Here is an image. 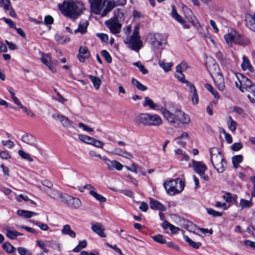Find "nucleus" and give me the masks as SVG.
I'll return each mask as SVG.
<instances>
[{
	"label": "nucleus",
	"mask_w": 255,
	"mask_h": 255,
	"mask_svg": "<svg viewBox=\"0 0 255 255\" xmlns=\"http://www.w3.org/2000/svg\"><path fill=\"white\" fill-rule=\"evenodd\" d=\"M188 68L187 64L185 62H182L176 67V72H183Z\"/></svg>",
	"instance_id": "nucleus-55"
},
{
	"label": "nucleus",
	"mask_w": 255,
	"mask_h": 255,
	"mask_svg": "<svg viewBox=\"0 0 255 255\" xmlns=\"http://www.w3.org/2000/svg\"><path fill=\"white\" fill-rule=\"evenodd\" d=\"M149 43L154 50L163 48V36L159 33L150 34L149 35Z\"/></svg>",
	"instance_id": "nucleus-7"
},
{
	"label": "nucleus",
	"mask_w": 255,
	"mask_h": 255,
	"mask_svg": "<svg viewBox=\"0 0 255 255\" xmlns=\"http://www.w3.org/2000/svg\"><path fill=\"white\" fill-rule=\"evenodd\" d=\"M142 106L144 107H148L151 110L160 111L161 107H160L159 105L154 103V102L148 97H144V102L142 103Z\"/></svg>",
	"instance_id": "nucleus-23"
},
{
	"label": "nucleus",
	"mask_w": 255,
	"mask_h": 255,
	"mask_svg": "<svg viewBox=\"0 0 255 255\" xmlns=\"http://www.w3.org/2000/svg\"><path fill=\"white\" fill-rule=\"evenodd\" d=\"M206 210H207V213L209 215H212L214 217H220L222 215V213H221L218 211H216L211 208H207Z\"/></svg>",
	"instance_id": "nucleus-62"
},
{
	"label": "nucleus",
	"mask_w": 255,
	"mask_h": 255,
	"mask_svg": "<svg viewBox=\"0 0 255 255\" xmlns=\"http://www.w3.org/2000/svg\"><path fill=\"white\" fill-rule=\"evenodd\" d=\"M152 239L156 242L164 244L166 243V240L163 238L162 235L158 234L151 237Z\"/></svg>",
	"instance_id": "nucleus-51"
},
{
	"label": "nucleus",
	"mask_w": 255,
	"mask_h": 255,
	"mask_svg": "<svg viewBox=\"0 0 255 255\" xmlns=\"http://www.w3.org/2000/svg\"><path fill=\"white\" fill-rule=\"evenodd\" d=\"M240 78L239 77H237L238 82H236V86L241 90V92H244L245 90V85H244L243 81H245V79L247 80H249L250 79L242 74H240Z\"/></svg>",
	"instance_id": "nucleus-29"
},
{
	"label": "nucleus",
	"mask_w": 255,
	"mask_h": 255,
	"mask_svg": "<svg viewBox=\"0 0 255 255\" xmlns=\"http://www.w3.org/2000/svg\"><path fill=\"white\" fill-rule=\"evenodd\" d=\"M241 67L243 70H249L250 72H253L254 71V68L252 66L250 60L246 56L243 57V62L241 64Z\"/></svg>",
	"instance_id": "nucleus-26"
},
{
	"label": "nucleus",
	"mask_w": 255,
	"mask_h": 255,
	"mask_svg": "<svg viewBox=\"0 0 255 255\" xmlns=\"http://www.w3.org/2000/svg\"><path fill=\"white\" fill-rule=\"evenodd\" d=\"M87 242L86 240H83L79 242L78 245L73 250L75 253L79 252L82 249H84L87 246Z\"/></svg>",
	"instance_id": "nucleus-47"
},
{
	"label": "nucleus",
	"mask_w": 255,
	"mask_h": 255,
	"mask_svg": "<svg viewBox=\"0 0 255 255\" xmlns=\"http://www.w3.org/2000/svg\"><path fill=\"white\" fill-rule=\"evenodd\" d=\"M125 43L128 45L131 49L138 52L142 46V42L139 34V26L136 25L133 29L132 34L129 38L125 40Z\"/></svg>",
	"instance_id": "nucleus-5"
},
{
	"label": "nucleus",
	"mask_w": 255,
	"mask_h": 255,
	"mask_svg": "<svg viewBox=\"0 0 255 255\" xmlns=\"http://www.w3.org/2000/svg\"><path fill=\"white\" fill-rule=\"evenodd\" d=\"M89 25V22L87 20H81L78 27L74 31V33L76 34L79 32L82 34H85L87 31V27Z\"/></svg>",
	"instance_id": "nucleus-25"
},
{
	"label": "nucleus",
	"mask_w": 255,
	"mask_h": 255,
	"mask_svg": "<svg viewBox=\"0 0 255 255\" xmlns=\"http://www.w3.org/2000/svg\"><path fill=\"white\" fill-rule=\"evenodd\" d=\"M234 43L236 44L243 45L246 43L245 37L236 32V34L234 39Z\"/></svg>",
	"instance_id": "nucleus-44"
},
{
	"label": "nucleus",
	"mask_w": 255,
	"mask_h": 255,
	"mask_svg": "<svg viewBox=\"0 0 255 255\" xmlns=\"http://www.w3.org/2000/svg\"><path fill=\"white\" fill-rule=\"evenodd\" d=\"M103 0H89L92 10L96 14L101 13L103 10Z\"/></svg>",
	"instance_id": "nucleus-13"
},
{
	"label": "nucleus",
	"mask_w": 255,
	"mask_h": 255,
	"mask_svg": "<svg viewBox=\"0 0 255 255\" xmlns=\"http://www.w3.org/2000/svg\"><path fill=\"white\" fill-rule=\"evenodd\" d=\"M115 4L114 0H104L103 2V10L102 16H106L108 13L112 10L115 7Z\"/></svg>",
	"instance_id": "nucleus-19"
},
{
	"label": "nucleus",
	"mask_w": 255,
	"mask_h": 255,
	"mask_svg": "<svg viewBox=\"0 0 255 255\" xmlns=\"http://www.w3.org/2000/svg\"><path fill=\"white\" fill-rule=\"evenodd\" d=\"M90 53L86 46H81L79 49V53L77 55V57L79 61L82 63L85 62L86 59L90 57Z\"/></svg>",
	"instance_id": "nucleus-15"
},
{
	"label": "nucleus",
	"mask_w": 255,
	"mask_h": 255,
	"mask_svg": "<svg viewBox=\"0 0 255 255\" xmlns=\"http://www.w3.org/2000/svg\"><path fill=\"white\" fill-rule=\"evenodd\" d=\"M44 192L51 198L62 203L66 194H63L59 190L56 189H46Z\"/></svg>",
	"instance_id": "nucleus-11"
},
{
	"label": "nucleus",
	"mask_w": 255,
	"mask_h": 255,
	"mask_svg": "<svg viewBox=\"0 0 255 255\" xmlns=\"http://www.w3.org/2000/svg\"><path fill=\"white\" fill-rule=\"evenodd\" d=\"M227 123L228 127L231 131L232 132H235L237 129L238 125L237 123L235 121L231 116L228 117Z\"/></svg>",
	"instance_id": "nucleus-35"
},
{
	"label": "nucleus",
	"mask_w": 255,
	"mask_h": 255,
	"mask_svg": "<svg viewBox=\"0 0 255 255\" xmlns=\"http://www.w3.org/2000/svg\"><path fill=\"white\" fill-rule=\"evenodd\" d=\"M3 249L8 253H13L15 248L8 242H5L2 245Z\"/></svg>",
	"instance_id": "nucleus-46"
},
{
	"label": "nucleus",
	"mask_w": 255,
	"mask_h": 255,
	"mask_svg": "<svg viewBox=\"0 0 255 255\" xmlns=\"http://www.w3.org/2000/svg\"><path fill=\"white\" fill-rule=\"evenodd\" d=\"M149 118V114L141 113L136 117L135 122L138 125L148 126Z\"/></svg>",
	"instance_id": "nucleus-18"
},
{
	"label": "nucleus",
	"mask_w": 255,
	"mask_h": 255,
	"mask_svg": "<svg viewBox=\"0 0 255 255\" xmlns=\"http://www.w3.org/2000/svg\"><path fill=\"white\" fill-rule=\"evenodd\" d=\"M41 58V61L47 66L51 70L53 71V68L51 64L52 57L50 54H43Z\"/></svg>",
	"instance_id": "nucleus-30"
},
{
	"label": "nucleus",
	"mask_w": 255,
	"mask_h": 255,
	"mask_svg": "<svg viewBox=\"0 0 255 255\" xmlns=\"http://www.w3.org/2000/svg\"><path fill=\"white\" fill-rule=\"evenodd\" d=\"M18 153L19 155L21 156L23 159L27 160L30 162H32L33 161L32 158H31L28 153H26L23 150H19Z\"/></svg>",
	"instance_id": "nucleus-52"
},
{
	"label": "nucleus",
	"mask_w": 255,
	"mask_h": 255,
	"mask_svg": "<svg viewBox=\"0 0 255 255\" xmlns=\"http://www.w3.org/2000/svg\"><path fill=\"white\" fill-rule=\"evenodd\" d=\"M62 14L70 18L75 19L82 13L83 5L73 0H64L62 3L58 5Z\"/></svg>",
	"instance_id": "nucleus-1"
},
{
	"label": "nucleus",
	"mask_w": 255,
	"mask_h": 255,
	"mask_svg": "<svg viewBox=\"0 0 255 255\" xmlns=\"http://www.w3.org/2000/svg\"><path fill=\"white\" fill-rule=\"evenodd\" d=\"M79 139L82 141L84 142H85L88 144H92V141L93 140L94 138L90 137L88 135H83V134H79L78 135Z\"/></svg>",
	"instance_id": "nucleus-49"
},
{
	"label": "nucleus",
	"mask_w": 255,
	"mask_h": 255,
	"mask_svg": "<svg viewBox=\"0 0 255 255\" xmlns=\"http://www.w3.org/2000/svg\"><path fill=\"white\" fill-rule=\"evenodd\" d=\"M149 119L148 126H159L162 124V120L158 115L149 114Z\"/></svg>",
	"instance_id": "nucleus-24"
},
{
	"label": "nucleus",
	"mask_w": 255,
	"mask_h": 255,
	"mask_svg": "<svg viewBox=\"0 0 255 255\" xmlns=\"http://www.w3.org/2000/svg\"><path fill=\"white\" fill-rule=\"evenodd\" d=\"M133 65L137 67L143 74H146L148 73L147 70L139 62H134Z\"/></svg>",
	"instance_id": "nucleus-59"
},
{
	"label": "nucleus",
	"mask_w": 255,
	"mask_h": 255,
	"mask_svg": "<svg viewBox=\"0 0 255 255\" xmlns=\"http://www.w3.org/2000/svg\"><path fill=\"white\" fill-rule=\"evenodd\" d=\"M126 168L127 170L136 174L138 173V170L140 169V166L135 163H132L130 167L126 166Z\"/></svg>",
	"instance_id": "nucleus-56"
},
{
	"label": "nucleus",
	"mask_w": 255,
	"mask_h": 255,
	"mask_svg": "<svg viewBox=\"0 0 255 255\" xmlns=\"http://www.w3.org/2000/svg\"><path fill=\"white\" fill-rule=\"evenodd\" d=\"M236 34V31L234 30H232L230 33H228L224 35V38L226 42L229 45L232 42H234V39Z\"/></svg>",
	"instance_id": "nucleus-36"
},
{
	"label": "nucleus",
	"mask_w": 255,
	"mask_h": 255,
	"mask_svg": "<svg viewBox=\"0 0 255 255\" xmlns=\"http://www.w3.org/2000/svg\"><path fill=\"white\" fill-rule=\"evenodd\" d=\"M62 203L74 209L79 208L82 205L81 201L79 198L74 197L67 194L65 195Z\"/></svg>",
	"instance_id": "nucleus-9"
},
{
	"label": "nucleus",
	"mask_w": 255,
	"mask_h": 255,
	"mask_svg": "<svg viewBox=\"0 0 255 255\" xmlns=\"http://www.w3.org/2000/svg\"><path fill=\"white\" fill-rule=\"evenodd\" d=\"M158 64L160 67H161L166 72L169 71L173 65V63L172 62L165 63L164 61L160 60H159Z\"/></svg>",
	"instance_id": "nucleus-38"
},
{
	"label": "nucleus",
	"mask_w": 255,
	"mask_h": 255,
	"mask_svg": "<svg viewBox=\"0 0 255 255\" xmlns=\"http://www.w3.org/2000/svg\"><path fill=\"white\" fill-rule=\"evenodd\" d=\"M101 54L108 63H110L112 62V57L107 51L106 50H102L101 51Z\"/></svg>",
	"instance_id": "nucleus-57"
},
{
	"label": "nucleus",
	"mask_w": 255,
	"mask_h": 255,
	"mask_svg": "<svg viewBox=\"0 0 255 255\" xmlns=\"http://www.w3.org/2000/svg\"><path fill=\"white\" fill-rule=\"evenodd\" d=\"M55 39L56 41L61 44H65L70 41V38L67 36L61 35L58 33L55 35Z\"/></svg>",
	"instance_id": "nucleus-34"
},
{
	"label": "nucleus",
	"mask_w": 255,
	"mask_h": 255,
	"mask_svg": "<svg viewBox=\"0 0 255 255\" xmlns=\"http://www.w3.org/2000/svg\"><path fill=\"white\" fill-rule=\"evenodd\" d=\"M89 78L92 82L95 88L97 90L99 89L100 85H101V81L100 79L98 77L92 75H90Z\"/></svg>",
	"instance_id": "nucleus-42"
},
{
	"label": "nucleus",
	"mask_w": 255,
	"mask_h": 255,
	"mask_svg": "<svg viewBox=\"0 0 255 255\" xmlns=\"http://www.w3.org/2000/svg\"><path fill=\"white\" fill-rule=\"evenodd\" d=\"M91 229L94 232L102 238L106 237V234L104 232L105 229L101 223H91Z\"/></svg>",
	"instance_id": "nucleus-20"
},
{
	"label": "nucleus",
	"mask_w": 255,
	"mask_h": 255,
	"mask_svg": "<svg viewBox=\"0 0 255 255\" xmlns=\"http://www.w3.org/2000/svg\"><path fill=\"white\" fill-rule=\"evenodd\" d=\"M149 206L151 209L160 211H165L166 210L165 206L159 201L151 198H149Z\"/></svg>",
	"instance_id": "nucleus-22"
},
{
	"label": "nucleus",
	"mask_w": 255,
	"mask_h": 255,
	"mask_svg": "<svg viewBox=\"0 0 255 255\" xmlns=\"http://www.w3.org/2000/svg\"><path fill=\"white\" fill-rule=\"evenodd\" d=\"M177 72V73L175 74V78L178 79V80L179 81H180V82H181L182 83L186 84V85L187 86V82H190L187 80H186L185 79V76L182 73L183 72Z\"/></svg>",
	"instance_id": "nucleus-53"
},
{
	"label": "nucleus",
	"mask_w": 255,
	"mask_h": 255,
	"mask_svg": "<svg viewBox=\"0 0 255 255\" xmlns=\"http://www.w3.org/2000/svg\"><path fill=\"white\" fill-rule=\"evenodd\" d=\"M132 84L140 91H144L147 90L146 86L142 85L141 83H140L137 80L135 79H132Z\"/></svg>",
	"instance_id": "nucleus-48"
},
{
	"label": "nucleus",
	"mask_w": 255,
	"mask_h": 255,
	"mask_svg": "<svg viewBox=\"0 0 255 255\" xmlns=\"http://www.w3.org/2000/svg\"><path fill=\"white\" fill-rule=\"evenodd\" d=\"M253 205L252 199H251L250 200H247L244 199H241L240 202V206L241 207L242 209L246 208H250Z\"/></svg>",
	"instance_id": "nucleus-39"
},
{
	"label": "nucleus",
	"mask_w": 255,
	"mask_h": 255,
	"mask_svg": "<svg viewBox=\"0 0 255 255\" xmlns=\"http://www.w3.org/2000/svg\"><path fill=\"white\" fill-rule=\"evenodd\" d=\"M52 117L56 120L59 121L64 127L70 128L72 126V122L67 117L57 114H53Z\"/></svg>",
	"instance_id": "nucleus-17"
},
{
	"label": "nucleus",
	"mask_w": 255,
	"mask_h": 255,
	"mask_svg": "<svg viewBox=\"0 0 255 255\" xmlns=\"http://www.w3.org/2000/svg\"><path fill=\"white\" fill-rule=\"evenodd\" d=\"M105 24L113 34H117L121 31L122 24L119 22L117 17L111 18L107 20Z\"/></svg>",
	"instance_id": "nucleus-8"
},
{
	"label": "nucleus",
	"mask_w": 255,
	"mask_h": 255,
	"mask_svg": "<svg viewBox=\"0 0 255 255\" xmlns=\"http://www.w3.org/2000/svg\"><path fill=\"white\" fill-rule=\"evenodd\" d=\"M183 238L186 242L188 243V244L192 248L198 249L201 246V244L199 242H195L190 239L187 236L184 235Z\"/></svg>",
	"instance_id": "nucleus-37"
},
{
	"label": "nucleus",
	"mask_w": 255,
	"mask_h": 255,
	"mask_svg": "<svg viewBox=\"0 0 255 255\" xmlns=\"http://www.w3.org/2000/svg\"><path fill=\"white\" fill-rule=\"evenodd\" d=\"M32 222L42 231H47L49 228L48 226L46 224H44L39 221H32Z\"/></svg>",
	"instance_id": "nucleus-60"
},
{
	"label": "nucleus",
	"mask_w": 255,
	"mask_h": 255,
	"mask_svg": "<svg viewBox=\"0 0 255 255\" xmlns=\"http://www.w3.org/2000/svg\"><path fill=\"white\" fill-rule=\"evenodd\" d=\"M210 153L212 165L216 164L220 160H223V158H224L220 149L218 147H213L211 148Z\"/></svg>",
	"instance_id": "nucleus-12"
},
{
	"label": "nucleus",
	"mask_w": 255,
	"mask_h": 255,
	"mask_svg": "<svg viewBox=\"0 0 255 255\" xmlns=\"http://www.w3.org/2000/svg\"><path fill=\"white\" fill-rule=\"evenodd\" d=\"M61 233L63 235H68L71 238H75L76 237V233L74 231L71 229L69 225H65L63 227L61 230Z\"/></svg>",
	"instance_id": "nucleus-32"
},
{
	"label": "nucleus",
	"mask_w": 255,
	"mask_h": 255,
	"mask_svg": "<svg viewBox=\"0 0 255 255\" xmlns=\"http://www.w3.org/2000/svg\"><path fill=\"white\" fill-rule=\"evenodd\" d=\"M208 70L214 79L215 84L217 89L223 91L225 88L224 79L218 65L214 64L212 67L209 68Z\"/></svg>",
	"instance_id": "nucleus-3"
},
{
	"label": "nucleus",
	"mask_w": 255,
	"mask_h": 255,
	"mask_svg": "<svg viewBox=\"0 0 255 255\" xmlns=\"http://www.w3.org/2000/svg\"><path fill=\"white\" fill-rule=\"evenodd\" d=\"M160 112L169 123L174 125L176 127L179 126L181 123L187 124L190 121L188 115L178 109H176L174 112H171L161 106Z\"/></svg>",
	"instance_id": "nucleus-2"
},
{
	"label": "nucleus",
	"mask_w": 255,
	"mask_h": 255,
	"mask_svg": "<svg viewBox=\"0 0 255 255\" xmlns=\"http://www.w3.org/2000/svg\"><path fill=\"white\" fill-rule=\"evenodd\" d=\"M78 189L81 192H84L85 189L89 190L90 191L96 190L95 188L90 184H86L84 187H78Z\"/></svg>",
	"instance_id": "nucleus-58"
},
{
	"label": "nucleus",
	"mask_w": 255,
	"mask_h": 255,
	"mask_svg": "<svg viewBox=\"0 0 255 255\" xmlns=\"http://www.w3.org/2000/svg\"><path fill=\"white\" fill-rule=\"evenodd\" d=\"M6 235L10 239L14 240L16 239L17 237L22 236L23 234L17 231L7 230Z\"/></svg>",
	"instance_id": "nucleus-45"
},
{
	"label": "nucleus",
	"mask_w": 255,
	"mask_h": 255,
	"mask_svg": "<svg viewBox=\"0 0 255 255\" xmlns=\"http://www.w3.org/2000/svg\"><path fill=\"white\" fill-rule=\"evenodd\" d=\"M17 214L20 216H22L24 218H29L32 216H36L38 213L32 211H29L23 210H18Z\"/></svg>",
	"instance_id": "nucleus-33"
},
{
	"label": "nucleus",
	"mask_w": 255,
	"mask_h": 255,
	"mask_svg": "<svg viewBox=\"0 0 255 255\" xmlns=\"http://www.w3.org/2000/svg\"><path fill=\"white\" fill-rule=\"evenodd\" d=\"M36 245L42 249L45 253H48L49 252V250L46 248V245L43 241L40 240L37 241Z\"/></svg>",
	"instance_id": "nucleus-61"
},
{
	"label": "nucleus",
	"mask_w": 255,
	"mask_h": 255,
	"mask_svg": "<svg viewBox=\"0 0 255 255\" xmlns=\"http://www.w3.org/2000/svg\"><path fill=\"white\" fill-rule=\"evenodd\" d=\"M184 185V182L179 178L166 181L164 183V188L167 193L170 195L180 193L183 190Z\"/></svg>",
	"instance_id": "nucleus-4"
},
{
	"label": "nucleus",
	"mask_w": 255,
	"mask_h": 255,
	"mask_svg": "<svg viewBox=\"0 0 255 255\" xmlns=\"http://www.w3.org/2000/svg\"><path fill=\"white\" fill-rule=\"evenodd\" d=\"M2 19L6 24H7L10 27H11L12 28L16 29L15 24L11 19L7 18L6 17H3L2 18Z\"/></svg>",
	"instance_id": "nucleus-64"
},
{
	"label": "nucleus",
	"mask_w": 255,
	"mask_h": 255,
	"mask_svg": "<svg viewBox=\"0 0 255 255\" xmlns=\"http://www.w3.org/2000/svg\"><path fill=\"white\" fill-rule=\"evenodd\" d=\"M21 140L23 142L32 146L38 150H40L36 140L32 135L29 133H25L21 137Z\"/></svg>",
	"instance_id": "nucleus-14"
},
{
	"label": "nucleus",
	"mask_w": 255,
	"mask_h": 255,
	"mask_svg": "<svg viewBox=\"0 0 255 255\" xmlns=\"http://www.w3.org/2000/svg\"><path fill=\"white\" fill-rule=\"evenodd\" d=\"M226 165V162L224 158L223 160H220L216 164H213V166L218 173H222L225 170Z\"/></svg>",
	"instance_id": "nucleus-27"
},
{
	"label": "nucleus",
	"mask_w": 255,
	"mask_h": 255,
	"mask_svg": "<svg viewBox=\"0 0 255 255\" xmlns=\"http://www.w3.org/2000/svg\"><path fill=\"white\" fill-rule=\"evenodd\" d=\"M192 167L194 171L205 181H208L209 179L208 175L205 172L207 170V167L205 163L202 161H197L194 160H192Z\"/></svg>",
	"instance_id": "nucleus-6"
},
{
	"label": "nucleus",
	"mask_w": 255,
	"mask_h": 255,
	"mask_svg": "<svg viewBox=\"0 0 255 255\" xmlns=\"http://www.w3.org/2000/svg\"><path fill=\"white\" fill-rule=\"evenodd\" d=\"M91 144L98 148H103L104 143L94 138Z\"/></svg>",
	"instance_id": "nucleus-63"
},
{
	"label": "nucleus",
	"mask_w": 255,
	"mask_h": 255,
	"mask_svg": "<svg viewBox=\"0 0 255 255\" xmlns=\"http://www.w3.org/2000/svg\"><path fill=\"white\" fill-rule=\"evenodd\" d=\"M243 157L242 155H238L232 157V163L234 167L237 168L239 166V163L243 161Z\"/></svg>",
	"instance_id": "nucleus-43"
},
{
	"label": "nucleus",
	"mask_w": 255,
	"mask_h": 255,
	"mask_svg": "<svg viewBox=\"0 0 255 255\" xmlns=\"http://www.w3.org/2000/svg\"><path fill=\"white\" fill-rule=\"evenodd\" d=\"M243 82L245 85V90L255 97V84L250 80H247L245 79V82L244 81Z\"/></svg>",
	"instance_id": "nucleus-28"
},
{
	"label": "nucleus",
	"mask_w": 255,
	"mask_h": 255,
	"mask_svg": "<svg viewBox=\"0 0 255 255\" xmlns=\"http://www.w3.org/2000/svg\"><path fill=\"white\" fill-rule=\"evenodd\" d=\"M205 87L207 90H208L209 92H210L214 98L217 100L220 98V95L218 92L212 86L211 84H206L205 85Z\"/></svg>",
	"instance_id": "nucleus-40"
},
{
	"label": "nucleus",
	"mask_w": 255,
	"mask_h": 255,
	"mask_svg": "<svg viewBox=\"0 0 255 255\" xmlns=\"http://www.w3.org/2000/svg\"><path fill=\"white\" fill-rule=\"evenodd\" d=\"M102 160L107 165V169L109 170L115 169L118 171H121L123 169V165L120 162L116 160H111L106 156H103Z\"/></svg>",
	"instance_id": "nucleus-10"
},
{
	"label": "nucleus",
	"mask_w": 255,
	"mask_h": 255,
	"mask_svg": "<svg viewBox=\"0 0 255 255\" xmlns=\"http://www.w3.org/2000/svg\"><path fill=\"white\" fill-rule=\"evenodd\" d=\"M187 86L190 89V96L193 105H196L199 102V98L197 90L194 85L190 82H187Z\"/></svg>",
	"instance_id": "nucleus-16"
},
{
	"label": "nucleus",
	"mask_w": 255,
	"mask_h": 255,
	"mask_svg": "<svg viewBox=\"0 0 255 255\" xmlns=\"http://www.w3.org/2000/svg\"><path fill=\"white\" fill-rule=\"evenodd\" d=\"M17 251L20 255H32V252L30 250L23 247L18 248Z\"/></svg>",
	"instance_id": "nucleus-54"
},
{
	"label": "nucleus",
	"mask_w": 255,
	"mask_h": 255,
	"mask_svg": "<svg viewBox=\"0 0 255 255\" xmlns=\"http://www.w3.org/2000/svg\"><path fill=\"white\" fill-rule=\"evenodd\" d=\"M175 154L177 156V158L181 161H189V157L187 154L184 152L182 149L178 148L174 150Z\"/></svg>",
	"instance_id": "nucleus-31"
},
{
	"label": "nucleus",
	"mask_w": 255,
	"mask_h": 255,
	"mask_svg": "<svg viewBox=\"0 0 255 255\" xmlns=\"http://www.w3.org/2000/svg\"><path fill=\"white\" fill-rule=\"evenodd\" d=\"M245 21L246 26L255 32V13L253 15L250 14H246Z\"/></svg>",
	"instance_id": "nucleus-21"
},
{
	"label": "nucleus",
	"mask_w": 255,
	"mask_h": 255,
	"mask_svg": "<svg viewBox=\"0 0 255 255\" xmlns=\"http://www.w3.org/2000/svg\"><path fill=\"white\" fill-rule=\"evenodd\" d=\"M0 7H3L5 10H9L12 8L9 0H1Z\"/></svg>",
	"instance_id": "nucleus-50"
},
{
	"label": "nucleus",
	"mask_w": 255,
	"mask_h": 255,
	"mask_svg": "<svg viewBox=\"0 0 255 255\" xmlns=\"http://www.w3.org/2000/svg\"><path fill=\"white\" fill-rule=\"evenodd\" d=\"M90 194L94 197L96 200L99 201L101 203H104L106 201V198L103 197L102 195L98 194L96 190L95 191H91L89 192Z\"/></svg>",
	"instance_id": "nucleus-41"
}]
</instances>
